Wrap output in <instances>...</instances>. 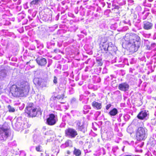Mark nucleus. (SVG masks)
Returning <instances> with one entry per match:
<instances>
[{"label":"nucleus","mask_w":156,"mask_h":156,"mask_svg":"<svg viewBox=\"0 0 156 156\" xmlns=\"http://www.w3.org/2000/svg\"><path fill=\"white\" fill-rule=\"evenodd\" d=\"M111 104H109L106 105V108L107 110H108L109 108L111 107Z\"/></svg>","instance_id":"obj_25"},{"label":"nucleus","mask_w":156,"mask_h":156,"mask_svg":"<svg viewBox=\"0 0 156 156\" xmlns=\"http://www.w3.org/2000/svg\"><path fill=\"white\" fill-rule=\"evenodd\" d=\"M40 0H33L30 3V5H35L38 3Z\"/></svg>","instance_id":"obj_21"},{"label":"nucleus","mask_w":156,"mask_h":156,"mask_svg":"<svg viewBox=\"0 0 156 156\" xmlns=\"http://www.w3.org/2000/svg\"><path fill=\"white\" fill-rule=\"evenodd\" d=\"M76 123L77 129L80 131H82L84 128V124L80 121H76Z\"/></svg>","instance_id":"obj_13"},{"label":"nucleus","mask_w":156,"mask_h":156,"mask_svg":"<svg viewBox=\"0 0 156 156\" xmlns=\"http://www.w3.org/2000/svg\"><path fill=\"white\" fill-rule=\"evenodd\" d=\"M53 82L55 84H56L57 83V78L55 76L54 77Z\"/></svg>","instance_id":"obj_23"},{"label":"nucleus","mask_w":156,"mask_h":156,"mask_svg":"<svg viewBox=\"0 0 156 156\" xmlns=\"http://www.w3.org/2000/svg\"><path fill=\"white\" fill-rule=\"evenodd\" d=\"M92 107L97 110H100L102 108V104L101 103H99L95 101L93 102L92 103Z\"/></svg>","instance_id":"obj_12"},{"label":"nucleus","mask_w":156,"mask_h":156,"mask_svg":"<svg viewBox=\"0 0 156 156\" xmlns=\"http://www.w3.org/2000/svg\"><path fill=\"white\" fill-rule=\"evenodd\" d=\"M109 47V45L108 43L103 42L101 47V49L102 51H106V53H107V51L108 50V48Z\"/></svg>","instance_id":"obj_15"},{"label":"nucleus","mask_w":156,"mask_h":156,"mask_svg":"<svg viewBox=\"0 0 156 156\" xmlns=\"http://www.w3.org/2000/svg\"><path fill=\"white\" fill-rule=\"evenodd\" d=\"M55 97H56V99H58V98L57 97V96H55Z\"/></svg>","instance_id":"obj_32"},{"label":"nucleus","mask_w":156,"mask_h":156,"mask_svg":"<svg viewBox=\"0 0 156 156\" xmlns=\"http://www.w3.org/2000/svg\"><path fill=\"white\" fill-rule=\"evenodd\" d=\"M119 7L118 6H116L115 7V9H119Z\"/></svg>","instance_id":"obj_29"},{"label":"nucleus","mask_w":156,"mask_h":156,"mask_svg":"<svg viewBox=\"0 0 156 156\" xmlns=\"http://www.w3.org/2000/svg\"><path fill=\"white\" fill-rule=\"evenodd\" d=\"M61 103H64V102H61Z\"/></svg>","instance_id":"obj_33"},{"label":"nucleus","mask_w":156,"mask_h":156,"mask_svg":"<svg viewBox=\"0 0 156 156\" xmlns=\"http://www.w3.org/2000/svg\"><path fill=\"white\" fill-rule=\"evenodd\" d=\"M54 52L56 53H57L60 52V50L58 49H56L54 50Z\"/></svg>","instance_id":"obj_26"},{"label":"nucleus","mask_w":156,"mask_h":156,"mask_svg":"<svg viewBox=\"0 0 156 156\" xmlns=\"http://www.w3.org/2000/svg\"><path fill=\"white\" fill-rule=\"evenodd\" d=\"M25 113L28 117L33 118L36 117L38 114H41L40 108L35 107L34 103H28L25 109Z\"/></svg>","instance_id":"obj_3"},{"label":"nucleus","mask_w":156,"mask_h":156,"mask_svg":"<svg viewBox=\"0 0 156 156\" xmlns=\"http://www.w3.org/2000/svg\"><path fill=\"white\" fill-rule=\"evenodd\" d=\"M73 154L75 156H80L81 154V152L80 149L74 147L73 151Z\"/></svg>","instance_id":"obj_16"},{"label":"nucleus","mask_w":156,"mask_h":156,"mask_svg":"<svg viewBox=\"0 0 156 156\" xmlns=\"http://www.w3.org/2000/svg\"><path fill=\"white\" fill-rule=\"evenodd\" d=\"M34 84L36 86L41 87H43V86L42 85V82L41 80L38 78H35L33 80Z\"/></svg>","instance_id":"obj_14"},{"label":"nucleus","mask_w":156,"mask_h":156,"mask_svg":"<svg viewBox=\"0 0 156 156\" xmlns=\"http://www.w3.org/2000/svg\"><path fill=\"white\" fill-rule=\"evenodd\" d=\"M46 123L49 126H53L56 123L55 116L53 114H50L48 117L46 119Z\"/></svg>","instance_id":"obj_7"},{"label":"nucleus","mask_w":156,"mask_h":156,"mask_svg":"<svg viewBox=\"0 0 156 156\" xmlns=\"http://www.w3.org/2000/svg\"><path fill=\"white\" fill-rule=\"evenodd\" d=\"M147 135V129L142 127H138L136 130L135 138L137 141H141L145 140Z\"/></svg>","instance_id":"obj_4"},{"label":"nucleus","mask_w":156,"mask_h":156,"mask_svg":"<svg viewBox=\"0 0 156 156\" xmlns=\"http://www.w3.org/2000/svg\"><path fill=\"white\" fill-rule=\"evenodd\" d=\"M147 113L145 110L140 111L137 115L138 118L140 120H143L147 116Z\"/></svg>","instance_id":"obj_11"},{"label":"nucleus","mask_w":156,"mask_h":156,"mask_svg":"<svg viewBox=\"0 0 156 156\" xmlns=\"http://www.w3.org/2000/svg\"><path fill=\"white\" fill-rule=\"evenodd\" d=\"M129 88V85L126 82L120 83L119 85L118 89L121 91H126Z\"/></svg>","instance_id":"obj_8"},{"label":"nucleus","mask_w":156,"mask_h":156,"mask_svg":"<svg viewBox=\"0 0 156 156\" xmlns=\"http://www.w3.org/2000/svg\"><path fill=\"white\" fill-rule=\"evenodd\" d=\"M30 89L29 83L26 81H20L12 85L10 92L13 97L17 98L26 97Z\"/></svg>","instance_id":"obj_1"},{"label":"nucleus","mask_w":156,"mask_h":156,"mask_svg":"<svg viewBox=\"0 0 156 156\" xmlns=\"http://www.w3.org/2000/svg\"><path fill=\"white\" fill-rule=\"evenodd\" d=\"M51 100L52 101H54L55 100H56V97H55V96H52L51 98Z\"/></svg>","instance_id":"obj_24"},{"label":"nucleus","mask_w":156,"mask_h":156,"mask_svg":"<svg viewBox=\"0 0 156 156\" xmlns=\"http://www.w3.org/2000/svg\"><path fill=\"white\" fill-rule=\"evenodd\" d=\"M124 39L126 44L131 45L130 49L133 52L137 51L140 46V37L136 34H131L129 35H126Z\"/></svg>","instance_id":"obj_2"},{"label":"nucleus","mask_w":156,"mask_h":156,"mask_svg":"<svg viewBox=\"0 0 156 156\" xmlns=\"http://www.w3.org/2000/svg\"><path fill=\"white\" fill-rule=\"evenodd\" d=\"M36 61L37 64L41 66H44L47 63V60L44 58H37Z\"/></svg>","instance_id":"obj_9"},{"label":"nucleus","mask_w":156,"mask_h":156,"mask_svg":"<svg viewBox=\"0 0 156 156\" xmlns=\"http://www.w3.org/2000/svg\"><path fill=\"white\" fill-rule=\"evenodd\" d=\"M66 153L70 155L71 154V152L69 150H67L66 151Z\"/></svg>","instance_id":"obj_27"},{"label":"nucleus","mask_w":156,"mask_h":156,"mask_svg":"<svg viewBox=\"0 0 156 156\" xmlns=\"http://www.w3.org/2000/svg\"><path fill=\"white\" fill-rule=\"evenodd\" d=\"M118 113V110L116 108H114L111 110L109 112L111 116H115Z\"/></svg>","instance_id":"obj_17"},{"label":"nucleus","mask_w":156,"mask_h":156,"mask_svg":"<svg viewBox=\"0 0 156 156\" xmlns=\"http://www.w3.org/2000/svg\"><path fill=\"white\" fill-rule=\"evenodd\" d=\"M124 156H132L131 155H125Z\"/></svg>","instance_id":"obj_31"},{"label":"nucleus","mask_w":156,"mask_h":156,"mask_svg":"<svg viewBox=\"0 0 156 156\" xmlns=\"http://www.w3.org/2000/svg\"><path fill=\"white\" fill-rule=\"evenodd\" d=\"M41 146L39 145L36 146L35 147V149L38 152H42V150L41 149Z\"/></svg>","instance_id":"obj_22"},{"label":"nucleus","mask_w":156,"mask_h":156,"mask_svg":"<svg viewBox=\"0 0 156 156\" xmlns=\"http://www.w3.org/2000/svg\"><path fill=\"white\" fill-rule=\"evenodd\" d=\"M58 100H63L65 98V94H58L57 95Z\"/></svg>","instance_id":"obj_20"},{"label":"nucleus","mask_w":156,"mask_h":156,"mask_svg":"<svg viewBox=\"0 0 156 156\" xmlns=\"http://www.w3.org/2000/svg\"><path fill=\"white\" fill-rule=\"evenodd\" d=\"M65 136L71 138H74L78 134L77 132L73 128H68L65 131Z\"/></svg>","instance_id":"obj_5"},{"label":"nucleus","mask_w":156,"mask_h":156,"mask_svg":"<svg viewBox=\"0 0 156 156\" xmlns=\"http://www.w3.org/2000/svg\"><path fill=\"white\" fill-rule=\"evenodd\" d=\"M0 140H5L9 136V133L8 128L0 127Z\"/></svg>","instance_id":"obj_6"},{"label":"nucleus","mask_w":156,"mask_h":156,"mask_svg":"<svg viewBox=\"0 0 156 156\" xmlns=\"http://www.w3.org/2000/svg\"><path fill=\"white\" fill-rule=\"evenodd\" d=\"M147 49L148 50H150L151 49L149 45H147Z\"/></svg>","instance_id":"obj_28"},{"label":"nucleus","mask_w":156,"mask_h":156,"mask_svg":"<svg viewBox=\"0 0 156 156\" xmlns=\"http://www.w3.org/2000/svg\"><path fill=\"white\" fill-rule=\"evenodd\" d=\"M7 108L9 112H14L15 111V109L10 105H8Z\"/></svg>","instance_id":"obj_19"},{"label":"nucleus","mask_w":156,"mask_h":156,"mask_svg":"<svg viewBox=\"0 0 156 156\" xmlns=\"http://www.w3.org/2000/svg\"><path fill=\"white\" fill-rule=\"evenodd\" d=\"M152 23L147 21H145L143 22V28L145 30L151 29L152 28Z\"/></svg>","instance_id":"obj_10"},{"label":"nucleus","mask_w":156,"mask_h":156,"mask_svg":"<svg viewBox=\"0 0 156 156\" xmlns=\"http://www.w3.org/2000/svg\"><path fill=\"white\" fill-rule=\"evenodd\" d=\"M96 60L98 66H101L102 65L103 63L102 59H96Z\"/></svg>","instance_id":"obj_18"},{"label":"nucleus","mask_w":156,"mask_h":156,"mask_svg":"<svg viewBox=\"0 0 156 156\" xmlns=\"http://www.w3.org/2000/svg\"><path fill=\"white\" fill-rule=\"evenodd\" d=\"M30 61H29V62H27L26 63V64H27V65L30 62Z\"/></svg>","instance_id":"obj_30"}]
</instances>
